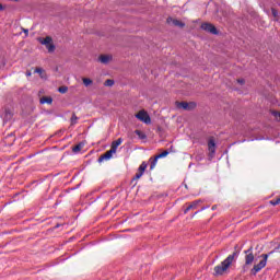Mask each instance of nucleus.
Here are the masks:
<instances>
[{
	"instance_id": "f257e3e1",
	"label": "nucleus",
	"mask_w": 280,
	"mask_h": 280,
	"mask_svg": "<svg viewBox=\"0 0 280 280\" xmlns=\"http://www.w3.org/2000/svg\"><path fill=\"white\" fill-rule=\"evenodd\" d=\"M235 257H237V252H234L233 254L229 255L220 265L214 267V275L217 277H220L231 268V265L233 261H235Z\"/></svg>"
},
{
	"instance_id": "f03ea898",
	"label": "nucleus",
	"mask_w": 280,
	"mask_h": 280,
	"mask_svg": "<svg viewBox=\"0 0 280 280\" xmlns=\"http://www.w3.org/2000/svg\"><path fill=\"white\" fill-rule=\"evenodd\" d=\"M272 253H275V250L269 252L268 254H261L260 255L261 260L252 268L250 273L255 276L257 275V272H261V270L266 268V264H268V257H270Z\"/></svg>"
},
{
	"instance_id": "7ed1b4c3",
	"label": "nucleus",
	"mask_w": 280,
	"mask_h": 280,
	"mask_svg": "<svg viewBox=\"0 0 280 280\" xmlns=\"http://www.w3.org/2000/svg\"><path fill=\"white\" fill-rule=\"evenodd\" d=\"M40 45H45L48 54H54L56 51V45H54V39L51 36H46L45 38H39Z\"/></svg>"
},
{
	"instance_id": "20e7f679",
	"label": "nucleus",
	"mask_w": 280,
	"mask_h": 280,
	"mask_svg": "<svg viewBox=\"0 0 280 280\" xmlns=\"http://www.w3.org/2000/svg\"><path fill=\"white\" fill-rule=\"evenodd\" d=\"M136 119H139V121L147 125L152 124V118H150V115L145 110H140L138 114H136Z\"/></svg>"
},
{
	"instance_id": "39448f33",
	"label": "nucleus",
	"mask_w": 280,
	"mask_h": 280,
	"mask_svg": "<svg viewBox=\"0 0 280 280\" xmlns=\"http://www.w3.org/2000/svg\"><path fill=\"white\" fill-rule=\"evenodd\" d=\"M245 266H250L255 261V255H253V247L245 250Z\"/></svg>"
},
{
	"instance_id": "423d86ee",
	"label": "nucleus",
	"mask_w": 280,
	"mask_h": 280,
	"mask_svg": "<svg viewBox=\"0 0 280 280\" xmlns=\"http://www.w3.org/2000/svg\"><path fill=\"white\" fill-rule=\"evenodd\" d=\"M117 151L110 149L108 150L107 152H105L104 154H102L100 158H98V163H102L104 161H110V159H113V155L116 154Z\"/></svg>"
},
{
	"instance_id": "0eeeda50",
	"label": "nucleus",
	"mask_w": 280,
	"mask_h": 280,
	"mask_svg": "<svg viewBox=\"0 0 280 280\" xmlns=\"http://www.w3.org/2000/svg\"><path fill=\"white\" fill-rule=\"evenodd\" d=\"M177 108H183L184 110H191V108H196V103H187V102H176Z\"/></svg>"
},
{
	"instance_id": "6e6552de",
	"label": "nucleus",
	"mask_w": 280,
	"mask_h": 280,
	"mask_svg": "<svg viewBox=\"0 0 280 280\" xmlns=\"http://www.w3.org/2000/svg\"><path fill=\"white\" fill-rule=\"evenodd\" d=\"M201 30H203L205 32H209L210 34H218V28H215L211 23H202Z\"/></svg>"
},
{
	"instance_id": "1a4fd4ad",
	"label": "nucleus",
	"mask_w": 280,
	"mask_h": 280,
	"mask_svg": "<svg viewBox=\"0 0 280 280\" xmlns=\"http://www.w3.org/2000/svg\"><path fill=\"white\" fill-rule=\"evenodd\" d=\"M208 150H209V156L213 159L215 156V140L213 138H209L208 140Z\"/></svg>"
},
{
	"instance_id": "9d476101",
	"label": "nucleus",
	"mask_w": 280,
	"mask_h": 280,
	"mask_svg": "<svg viewBox=\"0 0 280 280\" xmlns=\"http://www.w3.org/2000/svg\"><path fill=\"white\" fill-rule=\"evenodd\" d=\"M202 202V200L198 199L192 201L190 205H188V207L184 210V213L187 214L189 213V211H191V209H198V203Z\"/></svg>"
},
{
	"instance_id": "9b49d317",
	"label": "nucleus",
	"mask_w": 280,
	"mask_h": 280,
	"mask_svg": "<svg viewBox=\"0 0 280 280\" xmlns=\"http://www.w3.org/2000/svg\"><path fill=\"white\" fill-rule=\"evenodd\" d=\"M100 62H102V65H108L110 62V60H113L112 56L108 55H101L98 57Z\"/></svg>"
},
{
	"instance_id": "f8f14e48",
	"label": "nucleus",
	"mask_w": 280,
	"mask_h": 280,
	"mask_svg": "<svg viewBox=\"0 0 280 280\" xmlns=\"http://www.w3.org/2000/svg\"><path fill=\"white\" fill-rule=\"evenodd\" d=\"M14 117V113L10 108L4 109V121H10Z\"/></svg>"
},
{
	"instance_id": "ddd939ff",
	"label": "nucleus",
	"mask_w": 280,
	"mask_h": 280,
	"mask_svg": "<svg viewBox=\"0 0 280 280\" xmlns=\"http://www.w3.org/2000/svg\"><path fill=\"white\" fill-rule=\"evenodd\" d=\"M121 143H124V139L118 138L114 142H112L110 149L114 150L115 152H117V148H118V145H121Z\"/></svg>"
},
{
	"instance_id": "4468645a",
	"label": "nucleus",
	"mask_w": 280,
	"mask_h": 280,
	"mask_svg": "<svg viewBox=\"0 0 280 280\" xmlns=\"http://www.w3.org/2000/svg\"><path fill=\"white\" fill-rule=\"evenodd\" d=\"M40 104H52L54 103V98H51V96H43L39 100Z\"/></svg>"
},
{
	"instance_id": "2eb2a0df",
	"label": "nucleus",
	"mask_w": 280,
	"mask_h": 280,
	"mask_svg": "<svg viewBox=\"0 0 280 280\" xmlns=\"http://www.w3.org/2000/svg\"><path fill=\"white\" fill-rule=\"evenodd\" d=\"M159 159L158 155H155L154 158H151V165H150V170H154V167H156V163H159Z\"/></svg>"
},
{
	"instance_id": "dca6fc26",
	"label": "nucleus",
	"mask_w": 280,
	"mask_h": 280,
	"mask_svg": "<svg viewBox=\"0 0 280 280\" xmlns=\"http://www.w3.org/2000/svg\"><path fill=\"white\" fill-rule=\"evenodd\" d=\"M147 168H148V164L145 162H142L138 168V172H140L141 174H144Z\"/></svg>"
},
{
	"instance_id": "f3484780",
	"label": "nucleus",
	"mask_w": 280,
	"mask_h": 280,
	"mask_svg": "<svg viewBox=\"0 0 280 280\" xmlns=\"http://www.w3.org/2000/svg\"><path fill=\"white\" fill-rule=\"evenodd\" d=\"M137 137H139V139H148V136H145V133L139 129H137L136 131Z\"/></svg>"
},
{
	"instance_id": "a211bd4d",
	"label": "nucleus",
	"mask_w": 280,
	"mask_h": 280,
	"mask_svg": "<svg viewBox=\"0 0 280 280\" xmlns=\"http://www.w3.org/2000/svg\"><path fill=\"white\" fill-rule=\"evenodd\" d=\"M84 86H91V84H93V80L89 79V78H83L82 79Z\"/></svg>"
},
{
	"instance_id": "6ab92c4d",
	"label": "nucleus",
	"mask_w": 280,
	"mask_h": 280,
	"mask_svg": "<svg viewBox=\"0 0 280 280\" xmlns=\"http://www.w3.org/2000/svg\"><path fill=\"white\" fill-rule=\"evenodd\" d=\"M173 25H175L176 27H185V23L178 20H173Z\"/></svg>"
},
{
	"instance_id": "aec40b11",
	"label": "nucleus",
	"mask_w": 280,
	"mask_h": 280,
	"mask_svg": "<svg viewBox=\"0 0 280 280\" xmlns=\"http://www.w3.org/2000/svg\"><path fill=\"white\" fill-rule=\"evenodd\" d=\"M82 150V144L79 143L72 148V152L77 154V152H80Z\"/></svg>"
},
{
	"instance_id": "412c9836",
	"label": "nucleus",
	"mask_w": 280,
	"mask_h": 280,
	"mask_svg": "<svg viewBox=\"0 0 280 280\" xmlns=\"http://www.w3.org/2000/svg\"><path fill=\"white\" fill-rule=\"evenodd\" d=\"M115 84V81L113 79H107L104 83V86H113Z\"/></svg>"
},
{
	"instance_id": "4be33fe9",
	"label": "nucleus",
	"mask_w": 280,
	"mask_h": 280,
	"mask_svg": "<svg viewBox=\"0 0 280 280\" xmlns=\"http://www.w3.org/2000/svg\"><path fill=\"white\" fill-rule=\"evenodd\" d=\"M75 124H78V116L75 114H72L71 126H75Z\"/></svg>"
},
{
	"instance_id": "5701e85b",
	"label": "nucleus",
	"mask_w": 280,
	"mask_h": 280,
	"mask_svg": "<svg viewBox=\"0 0 280 280\" xmlns=\"http://www.w3.org/2000/svg\"><path fill=\"white\" fill-rule=\"evenodd\" d=\"M167 154H170V151H163L162 153L158 154V159H165V156H167Z\"/></svg>"
},
{
	"instance_id": "b1692460",
	"label": "nucleus",
	"mask_w": 280,
	"mask_h": 280,
	"mask_svg": "<svg viewBox=\"0 0 280 280\" xmlns=\"http://www.w3.org/2000/svg\"><path fill=\"white\" fill-rule=\"evenodd\" d=\"M67 91H69V88H67V86H60V88L58 89V92H59V93H62V94L67 93Z\"/></svg>"
},
{
	"instance_id": "393cba45",
	"label": "nucleus",
	"mask_w": 280,
	"mask_h": 280,
	"mask_svg": "<svg viewBox=\"0 0 280 280\" xmlns=\"http://www.w3.org/2000/svg\"><path fill=\"white\" fill-rule=\"evenodd\" d=\"M141 176H143V173L138 171V173H136V175L133 176L132 180H139V178H141Z\"/></svg>"
},
{
	"instance_id": "a878e982",
	"label": "nucleus",
	"mask_w": 280,
	"mask_h": 280,
	"mask_svg": "<svg viewBox=\"0 0 280 280\" xmlns=\"http://www.w3.org/2000/svg\"><path fill=\"white\" fill-rule=\"evenodd\" d=\"M271 13H272V16L275 18L279 16V12L277 11V9H271Z\"/></svg>"
},
{
	"instance_id": "bb28decb",
	"label": "nucleus",
	"mask_w": 280,
	"mask_h": 280,
	"mask_svg": "<svg viewBox=\"0 0 280 280\" xmlns=\"http://www.w3.org/2000/svg\"><path fill=\"white\" fill-rule=\"evenodd\" d=\"M43 72V69L42 68H36L35 69V73H42Z\"/></svg>"
},
{
	"instance_id": "cd10ccee",
	"label": "nucleus",
	"mask_w": 280,
	"mask_h": 280,
	"mask_svg": "<svg viewBox=\"0 0 280 280\" xmlns=\"http://www.w3.org/2000/svg\"><path fill=\"white\" fill-rule=\"evenodd\" d=\"M237 82H238V84H244L245 81H244V79H238Z\"/></svg>"
},
{
	"instance_id": "c85d7f7f",
	"label": "nucleus",
	"mask_w": 280,
	"mask_h": 280,
	"mask_svg": "<svg viewBox=\"0 0 280 280\" xmlns=\"http://www.w3.org/2000/svg\"><path fill=\"white\" fill-rule=\"evenodd\" d=\"M0 10H3V5L2 4H0Z\"/></svg>"
},
{
	"instance_id": "c756f323",
	"label": "nucleus",
	"mask_w": 280,
	"mask_h": 280,
	"mask_svg": "<svg viewBox=\"0 0 280 280\" xmlns=\"http://www.w3.org/2000/svg\"><path fill=\"white\" fill-rule=\"evenodd\" d=\"M26 75H32V72H27Z\"/></svg>"
},
{
	"instance_id": "7c9ffc66",
	"label": "nucleus",
	"mask_w": 280,
	"mask_h": 280,
	"mask_svg": "<svg viewBox=\"0 0 280 280\" xmlns=\"http://www.w3.org/2000/svg\"><path fill=\"white\" fill-rule=\"evenodd\" d=\"M279 249H280V245L275 250H279Z\"/></svg>"
}]
</instances>
